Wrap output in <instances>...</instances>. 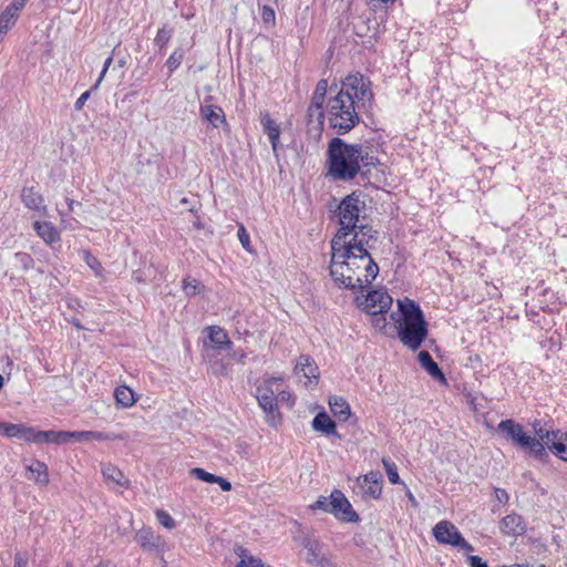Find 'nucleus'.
Returning a JSON list of instances; mask_svg holds the SVG:
<instances>
[{"mask_svg":"<svg viewBox=\"0 0 567 567\" xmlns=\"http://www.w3.org/2000/svg\"><path fill=\"white\" fill-rule=\"evenodd\" d=\"M378 231L362 228L349 240H331L330 276L347 289H364L379 274V266L370 255L377 247Z\"/></svg>","mask_w":567,"mask_h":567,"instance_id":"f257e3e1","label":"nucleus"},{"mask_svg":"<svg viewBox=\"0 0 567 567\" xmlns=\"http://www.w3.org/2000/svg\"><path fill=\"white\" fill-rule=\"evenodd\" d=\"M372 92L369 83L360 74L347 76L338 93L327 103L330 126L339 134H346L359 123V103L370 101Z\"/></svg>","mask_w":567,"mask_h":567,"instance_id":"f03ea898","label":"nucleus"},{"mask_svg":"<svg viewBox=\"0 0 567 567\" xmlns=\"http://www.w3.org/2000/svg\"><path fill=\"white\" fill-rule=\"evenodd\" d=\"M329 174L338 181L353 179L361 168L370 172L375 167L379 159L370 154L369 147L362 144H348L339 137H333L328 147Z\"/></svg>","mask_w":567,"mask_h":567,"instance_id":"7ed1b4c3","label":"nucleus"},{"mask_svg":"<svg viewBox=\"0 0 567 567\" xmlns=\"http://www.w3.org/2000/svg\"><path fill=\"white\" fill-rule=\"evenodd\" d=\"M399 315L391 313L395 321L400 341L410 350L416 351L426 339L429 330L420 306L409 299H398Z\"/></svg>","mask_w":567,"mask_h":567,"instance_id":"20e7f679","label":"nucleus"},{"mask_svg":"<svg viewBox=\"0 0 567 567\" xmlns=\"http://www.w3.org/2000/svg\"><path fill=\"white\" fill-rule=\"evenodd\" d=\"M365 200L360 193H352L346 196L338 206L337 215L339 219V229L332 240H349L362 228H373L368 224H362L365 219Z\"/></svg>","mask_w":567,"mask_h":567,"instance_id":"39448f33","label":"nucleus"},{"mask_svg":"<svg viewBox=\"0 0 567 567\" xmlns=\"http://www.w3.org/2000/svg\"><path fill=\"white\" fill-rule=\"evenodd\" d=\"M282 380V378L269 377L256 388V399L266 414V422L274 427L281 422L277 404V391Z\"/></svg>","mask_w":567,"mask_h":567,"instance_id":"423d86ee","label":"nucleus"},{"mask_svg":"<svg viewBox=\"0 0 567 567\" xmlns=\"http://www.w3.org/2000/svg\"><path fill=\"white\" fill-rule=\"evenodd\" d=\"M498 430L506 434V437L515 442L523 449H527L529 453L536 457H542L544 455V446L536 439L530 435H527L523 426L516 423L514 420H504L498 424Z\"/></svg>","mask_w":567,"mask_h":567,"instance_id":"0eeeda50","label":"nucleus"},{"mask_svg":"<svg viewBox=\"0 0 567 567\" xmlns=\"http://www.w3.org/2000/svg\"><path fill=\"white\" fill-rule=\"evenodd\" d=\"M433 536L437 543L457 547L461 550L473 551L474 547L467 543L454 524L441 520L433 527Z\"/></svg>","mask_w":567,"mask_h":567,"instance_id":"6e6552de","label":"nucleus"},{"mask_svg":"<svg viewBox=\"0 0 567 567\" xmlns=\"http://www.w3.org/2000/svg\"><path fill=\"white\" fill-rule=\"evenodd\" d=\"M301 546L305 549L303 559L313 567H338L332 556L323 551V545L315 537L302 538Z\"/></svg>","mask_w":567,"mask_h":567,"instance_id":"1a4fd4ad","label":"nucleus"},{"mask_svg":"<svg viewBox=\"0 0 567 567\" xmlns=\"http://www.w3.org/2000/svg\"><path fill=\"white\" fill-rule=\"evenodd\" d=\"M537 440L543 444L544 449L548 447L555 455L567 461V433L561 431H547L543 427L537 429L534 425ZM546 452L544 451V454Z\"/></svg>","mask_w":567,"mask_h":567,"instance_id":"9d476101","label":"nucleus"},{"mask_svg":"<svg viewBox=\"0 0 567 567\" xmlns=\"http://www.w3.org/2000/svg\"><path fill=\"white\" fill-rule=\"evenodd\" d=\"M392 305V297L382 290L370 291L361 303L364 311L371 316L383 315Z\"/></svg>","mask_w":567,"mask_h":567,"instance_id":"9b49d317","label":"nucleus"},{"mask_svg":"<svg viewBox=\"0 0 567 567\" xmlns=\"http://www.w3.org/2000/svg\"><path fill=\"white\" fill-rule=\"evenodd\" d=\"M330 513L344 522L359 520L358 514L352 509L350 502L339 489L332 492V502H330Z\"/></svg>","mask_w":567,"mask_h":567,"instance_id":"f8f14e48","label":"nucleus"},{"mask_svg":"<svg viewBox=\"0 0 567 567\" xmlns=\"http://www.w3.org/2000/svg\"><path fill=\"white\" fill-rule=\"evenodd\" d=\"M359 493L364 498H379L382 492L381 475L370 472L357 480Z\"/></svg>","mask_w":567,"mask_h":567,"instance_id":"ddd939ff","label":"nucleus"},{"mask_svg":"<svg viewBox=\"0 0 567 567\" xmlns=\"http://www.w3.org/2000/svg\"><path fill=\"white\" fill-rule=\"evenodd\" d=\"M20 197L23 205L29 210L38 213L41 217H47L49 215L44 197L34 187H23Z\"/></svg>","mask_w":567,"mask_h":567,"instance_id":"4468645a","label":"nucleus"},{"mask_svg":"<svg viewBox=\"0 0 567 567\" xmlns=\"http://www.w3.org/2000/svg\"><path fill=\"white\" fill-rule=\"evenodd\" d=\"M295 374L298 378L303 377L306 379L305 385L317 383L319 379V369L315 361L306 354H301L295 365Z\"/></svg>","mask_w":567,"mask_h":567,"instance_id":"2eb2a0df","label":"nucleus"},{"mask_svg":"<svg viewBox=\"0 0 567 567\" xmlns=\"http://www.w3.org/2000/svg\"><path fill=\"white\" fill-rule=\"evenodd\" d=\"M32 227L37 235L49 246L61 240L59 229L51 221L35 219Z\"/></svg>","mask_w":567,"mask_h":567,"instance_id":"dca6fc26","label":"nucleus"},{"mask_svg":"<svg viewBox=\"0 0 567 567\" xmlns=\"http://www.w3.org/2000/svg\"><path fill=\"white\" fill-rule=\"evenodd\" d=\"M499 528L504 535L518 536L524 534L526 526L522 516L513 513L501 520Z\"/></svg>","mask_w":567,"mask_h":567,"instance_id":"f3484780","label":"nucleus"},{"mask_svg":"<svg viewBox=\"0 0 567 567\" xmlns=\"http://www.w3.org/2000/svg\"><path fill=\"white\" fill-rule=\"evenodd\" d=\"M135 539L146 551H159L164 544L163 539L150 528L138 530Z\"/></svg>","mask_w":567,"mask_h":567,"instance_id":"a211bd4d","label":"nucleus"},{"mask_svg":"<svg viewBox=\"0 0 567 567\" xmlns=\"http://www.w3.org/2000/svg\"><path fill=\"white\" fill-rule=\"evenodd\" d=\"M200 117L207 121L213 127L226 124V116L221 107L213 104H203L199 110Z\"/></svg>","mask_w":567,"mask_h":567,"instance_id":"6ab92c4d","label":"nucleus"},{"mask_svg":"<svg viewBox=\"0 0 567 567\" xmlns=\"http://www.w3.org/2000/svg\"><path fill=\"white\" fill-rule=\"evenodd\" d=\"M260 123L265 133H267L274 152L277 151L279 144L280 128L277 123L271 118L268 112L260 113Z\"/></svg>","mask_w":567,"mask_h":567,"instance_id":"aec40b11","label":"nucleus"},{"mask_svg":"<svg viewBox=\"0 0 567 567\" xmlns=\"http://www.w3.org/2000/svg\"><path fill=\"white\" fill-rule=\"evenodd\" d=\"M0 434L6 437H18L29 442L31 427L23 424L4 423L0 421Z\"/></svg>","mask_w":567,"mask_h":567,"instance_id":"412c9836","label":"nucleus"},{"mask_svg":"<svg viewBox=\"0 0 567 567\" xmlns=\"http://www.w3.org/2000/svg\"><path fill=\"white\" fill-rule=\"evenodd\" d=\"M421 367L435 380L446 383V379L427 351H421L417 355Z\"/></svg>","mask_w":567,"mask_h":567,"instance_id":"4be33fe9","label":"nucleus"},{"mask_svg":"<svg viewBox=\"0 0 567 567\" xmlns=\"http://www.w3.org/2000/svg\"><path fill=\"white\" fill-rule=\"evenodd\" d=\"M102 474L107 483H113L116 486L123 488H128L130 486L128 478L116 466H113L111 464L104 465L102 468Z\"/></svg>","mask_w":567,"mask_h":567,"instance_id":"5701e85b","label":"nucleus"},{"mask_svg":"<svg viewBox=\"0 0 567 567\" xmlns=\"http://www.w3.org/2000/svg\"><path fill=\"white\" fill-rule=\"evenodd\" d=\"M122 439L114 433L96 432V431H74L73 440L75 441H114Z\"/></svg>","mask_w":567,"mask_h":567,"instance_id":"b1692460","label":"nucleus"},{"mask_svg":"<svg viewBox=\"0 0 567 567\" xmlns=\"http://www.w3.org/2000/svg\"><path fill=\"white\" fill-rule=\"evenodd\" d=\"M312 427L317 432H322L324 434H332L337 435L336 432V423L330 419V416L327 413H318L313 421H312Z\"/></svg>","mask_w":567,"mask_h":567,"instance_id":"393cba45","label":"nucleus"},{"mask_svg":"<svg viewBox=\"0 0 567 567\" xmlns=\"http://www.w3.org/2000/svg\"><path fill=\"white\" fill-rule=\"evenodd\" d=\"M329 405L333 415L340 421H346L350 416V405L343 398H331L329 400Z\"/></svg>","mask_w":567,"mask_h":567,"instance_id":"a878e982","label":"nucleus"},{"mask_svg":"<svg viewBox=\"0 0 567 567\" xmlns=\"http://www.w3.org/2000/svg\"><path fill=\"white\" fill-rule=\"evenodd\" d=\"M208 338L213 346L217 349H221L225 347L231 346V341L229 340L227 333L224 329L217 326H212L208 328Z\"/></svg>","mask_w":567,"mask_h":567,"instance_id":"bb28decb","label":"nucleus"},{"mask_svg":"<svg viewBox=\"0 0 567 567\" xmlns=\"http://www.w3.org/2000/svg\"><path fill=\"white\" fill-rule=\"evenodd\" d=\"M28 471L31 473L29 478L33 480L35 483L41 485L49 483L48 467L44 463L35 461L28 466Z\"/></svg>","mask_w":567,"mask_h":567,"instance_id":"cd10ccee","label":"nucleus"},{"mask_svg":"<svg viewBox=\"0 0 567 567\" xmlns=\"http://www.w3.org/2000/svg\"><path fill=\"white\" fill-rule=\"evenodd\" d=\"M236 555L239 557L237 567H264L261 560L257 557L251 556L246 548L237 546L235 548Z\"/></svg>","mask_w":567,"mask_h":567,"instance_id":"c85d7f7f","label":"nucleus"},{"mask_svg":"<svg viewBox=\"0 0 567 567\" xmlns=\"http://www.w3.org/2000/svg\"><path fill=\"white\" fill-rule=\"evenodd\" d=\"M182 289L187 297H194L205 291V286L193 277H186L183 280Z\"/></svg>","mask_w":567,"mask_h":567,"instance_id":"c756f323","label":"nucleus"},{"mask_svg":"<svg viewBox=\"0 0 567 567\" xmlns=\"http://www.w3.org/2000/svg\"><path fill=\"white\" fill-rule=\"evenodd\" d=\"M114 395L116 402L124 408H130L135 403L134 393L128 386L122 385L116 388Z\"/></svg>","mask_w":567,"mask_h":567,"instance_id":"7c9ffc66","label":"nucleus"},{"mask_svg":"<svg viewBox=\"0 0 567 567\" xmlns=\"http://www.w3.org/2000/svg\"><path fill=\"white\" fill-rule=\"evenodd\" d=\"M29 442L56 443V431H37L33 427H31Z\"/></svg>","mask_w":567,"mask_h":567,"instance_id":"2f4dec72","label":"nucleus"},{"mask_svg":"<svg viewBox=\"0 0 567 567\" xmlns=\"http://www.w3.org/2000/svg\"><path fill=\"white\" fill-rule=\"evenodd\" d=\"M83 259L86 262V265L93 270L94 275L99 278H104V268L102 267L99 259L93 256L90 251L85 250L83 251Z\"/></svg>","mask_w":567,"mask_h":567,"instance_id":"473e14b6","label":"nucleus"},{"mask_svg":"<svg viewBox=\"0 0 567 567\" xmlns=\"http://www.w3.org/2000/svg\"><path fill=\"white\" fill-rule=\"evenodd\" d=\"M324 95H319L313 93L311 103L309 105L308 112L310 116H315L316 114L321 117L322 116V105L324 103Z\"/></svg>","mask_w":567,"mask_h":567,"instance_id":"72a5a7b5","label":"nucleus"},{"mask_svg":"<svg viewBox=\"0 0 567 567\" xmlns=\"http://www.w3.org/2000/svg\"><path fill=\"white\" fill-rule=\"evenodd\" d=\"M382 464H383V467L385 470V473L388 475L390 483L398 484L400 482V476L398 473L396 465L388 458H382Z\"/></svg>","mask_w":567,"mask_h":567,"instance_id":"f704fd0d","label":"nucleus"},{"mask_svg":"<svg viewBox=\"0 0 567 567\" xmlns=\"http://www.w3.org/2000/svg\"><path fill=\"white\" fill-rule=\"evenodd\" d=\"M189 474L197 480H200L203 482L213 483L215 484L217 481V475L206 472L204 468L200 467H194L189 471Z\"/></svg>","mask_w":567,"mask_h":567,"instance_id":"c9c22d12","label":"nucleus"},{"mask_svg":"<svg viewBox=\"0 0 567 567\" xmlns=\"http://www.w3.org/2000/svg\"><path fill=\"white\" fill-rule=\"evenodd\" d=\"M156 518L158 523L167 529H174L176 526L174 518L163 509L156 511Z\"/></svg>","mask_w":567,"mask_h":567,"instance_id":"e433bc0d","label":"nucleus"},{"mask_svg":"<svg viewBox=\"0 0 567 567\" xmlns=\"http://www.w3.org/2000/svg\"><path fill=\"white\" fill-rule=\"evenodd\" d=\"M184 53L181 50H175L167 59L166 65L171 72L175 71L182 63Z\"/></svg>","mask_w":567,"mask_h":567,"instance_id":"4c0bfd02","label":"nucleus"},{"mask_svg":"<svg viewBox=\"0 0 567 567\" xmlns=\"http://www.w3.org/2000/svg\"><path fill=\"white\" fill-rule=\"evenodd\" d=\"M172 31L166 30L165 28H162L157 31V34L154 39L155 45H157L159 49H163L168 41L171 40Z\"/></svg>","mask_w":567,"mask_h":567,"instance_id":"58836bf2","label":"nucleus"},{"mask_svg":"<svg viewBox=\"0 0 567 567\" xmlns=\"http://www.w3.org/2000/svg\"><path fill=\"white\" fill-rule=\"evenodd\" d=\"M261 19L265 23H275V10L269 6H262L261 8Z\"/></svg>","mask_w":567,"mask_h":567,"instance_id":"ea45409f","label":"nucleus"},{"mask_svg":"<svg viewBox=\"0 0 567 567\" xmlns=\"http://www.w3.org/2000/svg\"><path fill=\"white\" fill-rule=\"evenodd\" d=\"M330 502H332V494L329 497H324V496L319 497L312 507L322 509L327 513H330V507H331Z\"/></svg>","mask_w":567,"mask_h":567,"instance_id":"a19ab883","label":"nucleus"},{"mask_svg":"<svg viewBox=\"0 0 567 567\" xmlns=\"http://www.w3.org/2000/svg\"><path fill=\"white\" fill-rule=\"evenodd\" d=\"M238 239L241 244V246L247 250L250 251V240H249V234L245 229V227L241 225L238 229Z\"/></svg>","mask_w":567,"mask_h":567,"instance_id":"79ce46f5","label":"nucleus"},{"mask_svg":"<svg viewBox=\"0 0 567 567\" xmlns=\"http://www.w3.org/2000/svg\"><path fill=\"white\" fill-rule=\"evenodd\" d=\"M112 63H113V56L111 55L105 60L102 72L100 73V76L96 80L95 84L92 86V90H96L100 86V84L102 83V81Z\"/></svg>","mask_w":567,"mask_h":567,"instance_id":"37998d69","label":"nucleus"},{"mask_svg":"<svg viewBox=\"0 0 567 567\" xmlns=\"http://www.w3.org/2000/svg\"><path fill=\"white\" fill-rule=\"evenodd\" d=\"M29 561V556L27 553L18 551L14 555V565L13 567H27Z\"/></svg>","mask_w":567,"mask_h":567,"instance_id":"c03bdc74","label":"nucleus"},{"mask_svg":"<svg viewBox=\"0 0 567 567\" xmlns=\"http://www.w3.org/2000/svg\"><path fill=\"white\" fill-rule=\"evenodd\" d=\"M13 19H9V17L2 12L0 14V32L7 33L9 28L14 23Z\"/></svg>","mask_w":567,"mask_h":567,"instance_id":"a18cd8bd","label":"nucleus"},{"mask_svg":"<svg viewBox=\"0 0 567 567\" xmlns=\"http://www.w3.org/2000/svg\"><path fill=\"white\" fill-rule=\"evenodd\" d=\"M287 402L289 406H292L293 405V399H292V395L290 392L288 391H285V390H279L277 391V402Z\"/></svg>","mask_w":567,"mask_h":567,"instance_id":"49530a36","label":"nucleus"},{"mask_svg":"<svg viewBox=\"0 0 567 567\" xmlns=\"http://www.w3.org/2000/svg\"><path fill=\"white\" fill-rule=\"evenodd\" d=\"M74 432L69 431H56V444L68 443L73 439Z\"/></svg>","mask_w":567,"mask_h":567,"instance_id":"de8ad7c7","label":"nucleus"},{"mask_svg":"<svg viewBox=\"0 0 567 567\" xmlns=\"http://www.w3.org/2000/svg\"><path fill=\"white\" fill-rule=\"evenodd\" d=\"M467 560L471 567H488L487 564L478 556H468Z\"/></svg>","mask_w":567,"mask_h":567,"instance_id":"09e8293b","label":"nucleus"},{"mask_svg":"<svg viewBox=\"0 0 567 567\" xmlns=\"http://www.w3.org/2000/svg\"><path fill=\"white\" fill-rule=\"evenodd\" d=\"M327 91H328V81L327 80H320L317 83V86H316V90H315L313 93H317L319 95H324L326 96Z\"/></svg>","mask_w":567,"mask_h":567,"instance_id":"8fccbe9b","label":"nucleus"},{"mask_svg":"<svg viewBox=\"0 0 567 567\" xmlns=\"http://www.w3.org/2000/svg\"><path fill=\"white\" fill-rule=\"evenodd\" d=\"M19 11L20 10L17 8V6L11 3L3 12L9 17V19H13L16 21L18 19Z\"/></svg>","mask_w":567,"mask_h":567,"instance_id":"3c124183","label":"nucleus"},{"mask_svg":"<svg viewBox=\"0 0 567 567\" xmlns=\"http://www.w3.org/2000/svg\"><path fill=\"white\" fill-rule=\"evenodd\" d=\"M91 91H92V89H91L90 91L84 92V93H83V94H81V96L76 100V102H75V109H76L78 111L82 110V107H83L84 103H85V102H86V100L90 97Z\"/></svg>","mask_w":567,"mask_h":567,"instance_id":"603ef678","label":"nucleus"},{"mask_svg":"<svg viewBox=\"0 0 567 567\" xmlns=\"http://www.w3.org/2000/svg\"><path fill=\"white\" fill-rule=\"evenodd\" d=\"M215 484H218L224 492H228L231 489V483L221 476L217 477Z\"/></svg>","mask_w":567,"mask_h":567,"instance_id":"864d4df0","label":"nucleus"},{"mask_svg":"<svg viewBox=\"0 0 567 567\" xmlns=\"http://www.w3.org/2000/svg\"><path fill=\"white\" fill-rule=\"evenodd\" d=\"M495 494H496V498L501 502V503H506L508 501V494L506 493L505 489H502V488H496L495 489Z\"/></svg>","mask_w":567,"mask_h":567,"instance_id":"5fc2aeb1","label":"nucleus"},{"mask_svg":"<svg viewBox=\"0 0 567 567\" xmlns=\"http://www.w3.org/2000/svg\"><path fill=\"white\" fill-rule=\"evenodd\" d=\"M373 324L374 327L377 328H380V329H383L385 328L386 326V321H385V318L381 315V317L378 316H373Z\"/></svg>","mask_w":567,"mask_h":567,"instance_id":"6e6d98bb","label":"nucleus"},{"mask_svg":"<svg viewBox=\"0 0 567 567\" xmlns=\"http://www.w3.org/2000/svg\"><path fill=\"white\" fill-rule=\"evenodd\" d=\"M233 357L237 359L239 362L244 363L246 359L245 352H234Z\"/></svg>","mask_w":567,"mask_h":567,"instance_id":"4d7b16f0","label":"nucleus"},{"mask_svg":"<svg viewBox=\"0 0 567 567\" xmlns=\"http://www.w3.org/2000/svg\"><path fill=\"white\" fill-rule=\"evenodd\" d=\"M27 1H28V0H13V1H12V4H13V6H17V8H18L19 10H21V9L24 7V4H25V2H27Z\"/></svg>","mask_w":567,"mask_h":567,"instance_id":"13d9d810","label":"nucleus"},{"mask_svg":"<svg viewBox=\"0 0 567 567\" xmlns=\"http://www.w3.org/2000/svg\"><path fill=\"white\" fill-rule=\"evenodd\" d=\"M406 496H408L409 501L412 503V505H414V506L417 505L416 499H415V497H414V495L412 494L411 491L406 492Z\"/></svg>","mask_w":567,"mask_h":567,"instance_id":"bf43d9fd","label":"nucleus"},{"mask_svg":"<svg viewBox=\"0 0 567 567\" xmlns=\"http://www.w3.org/2000/svg\"><path fill=\"white\" fill-rule=\"evenodd\" d=\"M71 322H72V324H73L76 329H79V330L84 329V328H83V326L81 324V322H80L78 319H73Z\"/></svg>","mask_w":567,"mask_h":567,"instance_id":"052dcab7","label":"nucleus"},{"mask_svg":"<svg viewBox=\"0 0 567 567\" xmlns=\"http://www.w3.org/2000/svg\"><path fill=\"white\" fill-rule=\"evenodd\" d=\"M66 203H68L69 209L73 210L75 202L71 198H66Z\"/></svg>","mask_w":567,"mask_h":567,"instance_id":"680f3d73","label":"nucleus"},{"mask_svg":"<svg viewBox=\"0 0 567 567\" xmlns=\"http://www.w3.org/2000/svg\"><path fill=\"white\" fill-rule=\"evenodd\" d=\"M96 567H115L114 565H112L111 563L109 561H104V563H100Z\"/></svg>","mask_w":567,"mask_h":567,"instance_id":"e2e57ef3","label":"nucleus"},{"mask_svg":"<svg viewBox=\"0 0 567 567\" xmlns=\"http://www.w3.org/2000/svg\"><path fill=\"white\" fill-rule=\"evenodd\" d=\"M133 279H134L135 281H137V282H142V281H143L142 277H141L140 275H137V274H134V275H133Z\"/></svg>","mask_w":567,"mask_h":567,"instance_id":"0e129e2a","label":"nucleus"},{"mask_svg":"<svg viewBox=\"0 0 567 567\" xmlns=\"http://www.w3.org/2000/svg\"><path fill=\"white\" fill-rule=\"evenodd\" d=\"M125 64H126V61H125L124 59H122V60H120V61L117 62V65H118L120 68H123Z\"/></svg>","mask_w":567,"mask_h":567,"instance_id":"69168bd1","label":"nucleus"},{"mask_svg":"<svg viewBox=\"0 0 567 567\" xmlns=\"http://www.w3.org/2000/svg\"><path fill=\"white\" fill-rule=\"evenodd\" d=\"M4 380L3 377L0 374V390L3 388Z\"/></svg>","mask_w":567,"mask_h":567,"instance_id":"338daca9","label":"nucleus"}]
</instances>
